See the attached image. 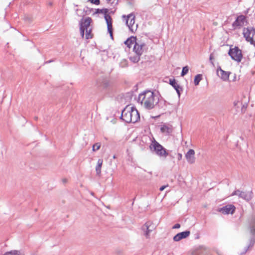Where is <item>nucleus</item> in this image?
I'll use <instances>...</instances> for the list:
<instances>
[{
    "instance_id": "f257e3e1",
    "label": "nucleus",
    "mask_w": 255,
    "mask_h": 255,
    "mask_svg": "<svg viewBox=\"0 0 255 255\" xmlns=\"http://www.w3.org/2000/svg\"><path fill=\"white\" fill-rule=\"evenodd\" d=\"M158 99L151 91H145L138 95L137 102L145 108L150 110L158 103Z\"/></svg>"
},
{
    "instance_id": "f03ea898",
    "label": "nucleus",
    "mask_w": 255,
    "mask_h": 255,
    "mask_svg": "<svg viewBox=\"0 0 255 255\" xmlns=\"http://www.w3.org/2000/svg\"><path fill=\"white\" fill-rule=\"evenodd\" d=\"M121 119L127 123H135L139 120L140 116L135 108L127 106L122 111Z\"/></svg>"
},
{
    "instance_id": "7ed1b4c3",
    "label": "nucleus",
    "mask_w": 255,
    "mask_h": 255,
    "mask_svg": "<svg viewBox=\"0 0 255 255\" xmlns=\"http://www.w3.org/2000/svg\"><path fill=\"white\" fill-rule=\"evenodd\" d=\"M92 22V19L90 17L82 19L80 22V31L82 38L84 36L85 31L86 32L85 38L86 39H91L93 37L91 33L92 28L90 27V23Z\"/></svg>"
},
{
    "instance_id": "20e7f679",
    "label": "nucleus",
    "mask_w": 255,
    "mask_h": 255,
    "mask_svg": "<svg viewBox=\"0 0 255 255\" xmlns=\"http://www.w3.org/2000/svg\"><path fill=\"white\" fill-rule=\"evenodd\" d=\"M151 150H153L156 154L160 157L166 158L169 153L164 147L156 141L154 139L150 145Z\"/></svg>"
},
{
    "instance_id": "39448f33",
    "label": "nucleus",
    "mask_w": 255,
    "mask_h": 255,
    "mask_svg": "<svg viewBox=\"0 0 255 255\" xmlns=\"http://www.w3.org/2000/svg\"><path fill=\"white\" fill-rule=\"evenodd\" d=\"M123 18L126 21V24L132 32H135L137 28V24H135V16L132 13L128 14V16L123 15Z\"/></svg>"
},
{
    "instance_id": "423d86ee",
    "label": "nucleus",
    "mask_w": 255,
    "mask_h": 255,
    "mask_svg": "<svg viewBox=\"0 0 255 255\" xmlns=\"http://www.w3.org/2000/svg\"><path fill=\"white\" fill-rule=\"evenodd\" d=\"M148 50L147 45L140 40L137 39L135 44L133 46V50L136 54L141 55L144 52Z\"/></svg>"
},
{
    "instance_id": "0eeeda50",
    "label": "nucleus",
    "mask_w": 255,
    "mask_h": 255,
    "mask_svg": "<svg viewBox=\"0 0 255 255\" xmlns=\"http://www.w3.org/2000/svg\"><path fill=\"white\" fill-rule=\"evenodd\" d=\"M243 35L248 42L251 44L255 43V28L253 27L244 28Z\"/></svg>"
},
{
    "instance_id": "6e6552de",
    "label": "nucleus",
    "mask_w": 255,
    "mask_h": 255,
    "mask_svg": "<svg viewBox=\"0 0 255 255\" xmlns=\"http://www.w3.org/2000/svg\"><path fill=\"white\" fill-rule=\"evenodd\" d=\"M228 54L233 60L238 62H241L243 58L242 50L237 46L233 48H230L228 52Z\"/></svg>"
},
{
    "instance_id": "1a4fd4ad",
    "label": "nucleus",
    "mask_w": 255,
    "mask_h": 255,
    "mask_svg": "<svg viewBox=\"0 0 255 255\" xmlns=\"http://www.w3.org/2000/svg\"><path fill=\"white\" fill-rule=\"evenodd\" d=\"M238 196L239 197L245 200L249 201L251 200L253 197L252 191L243 192L239 190H236L231 194V196Z\"/></svg>"
},
{
    "instance_id": "9d476101",
    "label": "nucleus",
    "mask_w": 255,
    "mask_h": 255,
    "mask_svg": "<svg viewBox=\"0 0 255 255\" xmlns=\"http://www.w3.org/2000/svg\"><path fill=\"white\" fill-rule=\"evenodd\" d=\"M141 229L144 232V235L146 238H148L150 233L155 229V227L151 222L147 221L142 226Z\"/></svg>"
},
{
    "instance_id": "9b49d317",
    "label": "nucleus",
    "mask_w": 255,
    "mask_h": 255,
    "mask_svg": "<svg viewBox=\"0 0 255 255\" xmlns=\"http://www.w3.org/2000/svg\"><path fill=\"white\" fill-rule=\"evenodd\" d=\"M247 22L246 16L243 15L238 16L236 20L233 23L234 29L241 28Z\"/></svg>"
},
{
    "instance_id": "f8f14e48",
    "label": "nucleus",
    "mask_w": 255,
    "mask_h": 255,
    "mask_svg": "<svg viewBox=\"0 0 255 255\" xmlns=\"http://www.w3.org/2000/svg\"><path fill=\"white\" fill-rule=\"evenodd\" d=\"M235 207L233 205L228 204L220 208L218 211L224 214H233L235 211Z\"/></svg>"
},
{
    "instance_id": "ddd939ff",
    "label": "nucleus",
    "mask_w": 255,
    "mask_h": 255,
    "mask_svg": "<svg viewBox=\"0 0 255 255\" xmlns=\"http://www.w3.org/2000/svg\"><path fill=\"white\" fill-rule=\"evenodd\" d=\"M195 152L192 149H190L185 154V158L189 164H192L195 162Z\"/></svg>"
},
{
    "instance_id": "4468645a",
    "label": "nucleus",
    "mask_w": 255,
    "mask_h": 255,
    "mask_svg": "<svg viewBox=\"0 0 255 255\" xmlns=\"http://www.w3.org/2000/svg\"><path fill=\"white\" fill-rule=\"evenodd\" d=\"M169 84L174 88L176 90L178 97H180L181 92L183 91L182 88L176 82V81L174 79H169Z\"/></svg>"
},
{
    "instance_id": "2eb2a0df",
    "label": "nucleus",
    "mask_w": 255,
    "mask_h": 255,
    "mask_svg": "<svg viewBox=\"0 0 255 255\" xmlns=\"http://www.w3.org/2000/svg\"><path fill=\"white\" fill-rule=\"evenodd\" d=\"M105 19L107 24L108 31L109 32L111 37L113 38L112 19L110 15L107 14L105 15Z\"/></svg>"
},
{
    "instance_id": "dca6fc26",
    "label": "nucleus",
    "mask_w": 255,
    "mask_h": 255,
    "mask_svg": "<svg viewBox=\"0 0 255 255\" xmlns=\"http://www.w3.org/2000/svg\"><path fill=\"white\" fill-rule=\"evenodd\" d=\"M173 128L171 125L168 124H163L160 126V131L162 133L167 135L170 134L173 131Z\"/></svg>"
},
{
    "instance_id": "f3484780",
    "label": "nucleus",
    "mask_w": 255,
    "mask_h": 255,
    "mask_svg": "<svg viewBox=\"0 0 255 255\" xmlns=\"http://www.w3.org/2000/svg\"><path fill=\"white\" fill-rule=\"evenodd\" d=\"M190 234V232L189 231H186L178 233L173 237V240L175 242H178L183 239L187 238Z\"/></svg>"
},
{
    "instance_id": "a211bd4d",
    "label": "nucleus",
    "mask_w": 255,
    "mask_h": 255,
    "mask_svg": "<svg viewBox=\"0 0 255 255\" xmlns=\"http://www.w3.org/2000/svg\"><path fill=\"white\" fill-rule=\"evenodd\" d=\"M249 229L252 235H255V216H253L249 221Z\"/></svg>"
},
{
    "instance_id": "6ab92c4d",
    "label": "nucleus",
    "mask_w": 255,
    "mask_h": 255,
    "mask_svg": "<svg viewBox=\"0 0 255 255\" xmlns=\"http://www.w3.org/2000/svg\"><path fill=\"white\" fill-rule=\"evenodd\" d=\"M217 72L218 73L220 72V77L224 81H227L229 79L230 73L224 71L221 67L218 68Z\"/></svg>"
},
{
    "instance_id": "aec40b11",
    "label": "nucleus",
    "mask_w": 255,
    "mask_h": 255,
    "mask_svg": "<svg viewBox=\"0 0 255 255\" xmlns=\"http://www.w3.org/2000/svg\"><path fill=\"white\" fill-rule=\"evenodd\" d=\"M136 40L137 39L135 37L130 36L125 41V44L127 46V47L130 48L132 44H135Z\"/></svg>"
},
{
    "instance_id": "412c9836",
    "label": "nucleus",
    "mask_w": 255,
    "mask_h": 255,
    "mask_svg": "<svg viewBox=\"0 0 255 255\" xmlns=\"http://www.w3.org/2000/svg\"><path fill=\"white\" fill-rule=\"evenodd\" d=\"M3 255H25V254L21 251L12 250L5 253Z\"/></svg>"
},
{
    "instance_id": "4be33fe9",
    "label": "nucleus",
    "mask_w": 255,
    "mask_h": 255,
    "mask_svg": "<svg viewBox=\"0 0 255 255\" xmlns=\"http://www.w3.org/2000/svg\"><path fill=\"white\" fill-rule=\"evenodd\" d=\"M103 160L102 159H99L97 164L96 167V171L97 175H99L101 172V168L103 164Z\"/></svg>"
},
{
    "instance_id": "5701e85b",
    "label": "nucleus",
    "mask_w": 255,
    "mask_h": 255,
    "mask_svg": "<svg viewBox=\"0 0 255 255\" xmlns=\"http://www.w3.org/2000/svg\"><path fill=\"white\" fill-rule=\"evenodd\" d=\"M141 55H138V54H136L134 56H131L129 57V59L133 63H137L140 60V56Z\"/></svg>"
},
{
    "instance_id": "b1692460",
    "label": "nucleus",
    "mask_w": 255,
    "mask_h": 255,
    "mask_svg": "<svg viewBox=\"0 0 255 255\" xmlns=\"http://www.w3.org/2000/svg\"><path fill=\"white\" fill-rule=\"evenodd\" d=\"M202 79V75L201 74H198L195 76L194 78V84L197 86L199 84V82Z\"/></svg>"
},
{
    "instance_id": "393cba45",
    "label": "nucleus",
    "mask_w": 255,
    "mask_h": 255,
    "mask_svg": "<svg viewBox=\"0 0 255 255\" xmlns=\"http://www.w3.org/2000/svg\"><path fill=\"white\" fill-rule=\"evenodd\" d=\"M101 146V144L100 142H97V143H95L93 145L92 150L93 151H96L98 150L100 148Z\"/></svg>"
},
{
    "instance_id": "a878e982",
    "label": "nucleus",
    "mask_w": 255,
    "mask_h": 255,
    "mask_svg": "<svg viewBox=\"0 0 255 255\" xmlns=\"http://www.w3.org/2000/svg\"><path fill=\"white\" fill-rule=\"evenodd\" d=\"M188 71H189L188 66H186L183 67V69H182V72L181 73V76H184V75H185L186 74H187L188 73Z\"/></svg>"
},
{
    "instance_id": "bb28decb",
    "label": "nucleus",
    "mask_w": 255,
    "mask_h": 255,
    "mask_svg": "<svg viewBox=\"0 0 255 255\" xmlns=\"http://www.w3.org/2000/svg\"><path fill=\"white\" fill-rule=\"evenodd\" d=\"M91 2L98 5L100 3V0H89Z\"/></svg>"
},
{
    "instance_id": "cd10ccee",
    "label": "nucleus",
    "mask_w": 255,
    "mask_h": 255,
    "mask_svg": "<svg viewBox=\"0 0 255 255\" xmlns=\"http://www.w3.org/2000/svg\"><path fill=\"white\" fill-rule=\"evenodd\" d=\"M255 240L254 239H251V241H250V245H249L248 248H249L250 247H253L254 244H255Z\"/></svg>"
},
{
    "instance_id": "c85d7f7f",
    "label": "nucleus",
    "mask_w": 255,
    "mask_h": 255,
    "mask_svg": "<svg viewBox=\"0 0 255 255\" xmlns=\"http://www.w3.org/2000/svg\"><path fill=\"white\" fill-rule=\"evenodd\" d=\"M180 224H176L175 225H174L172 227L173 229H179L180 228Z\"/></svg>"
},
{
    "instance_id": "c756f323",
    "label": "nucleus",
    "mask_w": 255,
    "mask_h": 255,
    "mask_svg": "<svg viewBox=\"0 0 255 255\" xmlns=\"http://www.w3.org/2000/svg\"><path fill=\"white\" fill-rule=\"evenodd\" d=\"M213 59V54H210V62H211V64H212L213 65H214V62H213V61H212Z\"/></svg>"
},
{
    "instance_id": "7c9ffc66",
    "label": "nucleus",
    "mask_w": 255,
    "mask_h": 255,
    "mask_svg": "<svg viewBox=\"0 0 255 255\" xmlns=\"http://www.w3.org/2000/svg\"><path fill=\"white\" fill-rule=\"evenodd\" d=\"M177 158L178 160H180L182 158V155L180 153H178L177 154Z\"/></svg>"
},
{
    "instance_id": "2f4dec72",
    "label": "nucleus",
    "mask_w": 255,
    "mask_h": 255,
    "mask_svg": "<svg viewBox=\"0 0 255 255\" xmlns=\"http://www.w3.org/2000/svg\"><path fill=\"white\" fill-rule=\"evenodd\" d=\"M168 185H164V186H161V187L159 188V190H160V191H162L164 190V189H165L166 187H168Z\"/></svg>"
},
{
    "instance_id": "473e14b6",
    "label": "nucleus",
    "mask_w": 255,
    "mask_h": 255,
    "mask_svg": "<svg viewBox=\"0 0 255 255\" xmlns=\"http://www.w3.org/2000/svg\"><path fill=\"white\" fill-rule=\"evenodd\" d=\"M102 11L103 10L102 9H97L96 10V11L95 12V13H100V12H102Z\"/></svg>"
},
{
    "instance_id": "72a5a7b5",
    "label": "nucleus",
    "mask_w": 255,
    "mask_h": 255,
    "mask_svg": "<svg viewBox=\"0 0 255 255\" xmlns=\"http://www.w3.org/2000/svg\"><path fill=\"white\" fill-rule=\"evenodd\" d=\"M62 181H63V182L64 183H66V182H67V179H63V180H62Z\"/></svg>"
},
{
    "instance_id": "f704fd0d",
    "label": "nucleus",
    "mask_w": 255,
    "mask_h": 255,
    "mask_svg": "<svg viewBox=\"0 0 255 255\" xmlns=\"http://www.w3.org/2000/svg\"><path fill=\"white\" fill-rule=\"evenodd\" d=\"M52 61V60H49V61H48L47 62H46V63H50Z\"/></svg>"
},
{
    "instance_id": "c9c22d12",
    "label": "nucleus",
    "mask_w": 255,
    "mask_h": 255,
    "mask_svg": "<svg viewBox=\"0 0 255 255\" xmlns=\"http://www.w3.org/2000/svg\"><path fill=\"white\" fill-rule=\"evenodd\" d=\"M113 158H114V159L116 158V155H114Z\"/></svg>"
}]
</instances>
